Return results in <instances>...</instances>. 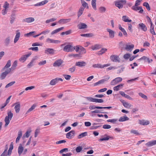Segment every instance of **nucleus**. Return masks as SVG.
Masks as SVG:
<instances>
[{"label":"nucleus","mask_w":156,"mask_h":156,"mask_svg":"<svg viewBox=\"0 0 156 156\" xmlns=\"http://www.w3.org/2000/svg\"><path fill=\"white\" fill-rule=\"evenodd\" d=\"M7 75L5 72L2 73L1 76V78L2 79H4Z\"/></svg>","instance_id":"774afa93"},{"label":"nucleus","mask_w":156,"mask_h":156,"mask_svg":"<svg viewBox=\"0 0 156 156\" xmlns=\"http://www.w3.org/2000/svg\"><path fill=\"white\" fill-rule=\"evenodd\" d=\"M143 5L144 6L146 7L147 10H150V7H149V4L147 3L144 2L143 3Z\"/></svg>","instance_id":"69168bd1"},{"label":"nucleus","mask_w":156,"mask_h":156,"mask_svg":"<svg viewBox=\"0 0 156 156\" xmlns=\"http://www.w3.org/2000/svg\"><path fill=\"white\" fill-rule=\"evenodd\" d=\"M3 7L4 8V9H7L9 7V4L7 2H5L4 5Z\"/></svg>","instance_id":"6e6d98bb"},{"label":"nucleus","mask_w":156,"mask_h":156,"mask_svg":"<svg viewBox=\"0 0 156 156\" xmlns=\"http://www.w3.org/2000/svg\"><path fill=\"white\" fill-rule=\"evenodd\" d=\"M111 59L113 62H119V58L118 56L115 55H112L110 56V58Z\"/></svg>","instance_id":"9b49d317"},{"label":"nucleus","mask_w":156,"mask_h":156,"mask_svg":"<svg viewBox=\"0 0 156 156\" xmlns=\"http://www.w3.org/2000/svg\"><path fill=\"white\" fill-rule=\"evenodd\" d=\"M82 147L81 146H79L76 148V151L77 153L80 152L82 149Z\"/></svg>","instance_id":"680f3d73"},{"label":"nucleus","mask_w":156,"mask_h":156,"mask_svg":"<svg viewBox=\"0 0 156 156\" xmlns=\"http://www.w3.org/2000/svg\"><path fill=\"white\" fill-rule=\"evenodd\" d=\"M138 26L139 28H140L141 30L144 31H145L147 30V28L145 25L143 23H140L139 24Z\"/></svg>","instance_id":"a211bd4d"},{"label":"nucleus","mask_w":156,"mask_h":156,"mask_svg":"<svg viewBox=\"0 0 156 156\" xmlns=\"http://www.w3.org/2000/svg\"><path fill=\"white\" fill-rule=\"evenodd\" d=\"M15 83V81L12 82L8 84L5 87V88H7L9 87L12 86Z\"/></svg>","instance_id":"4d7b16f0"},{"label":"nucleus","mask_w":156,"mask_h":156,"mask_svg":"<svg viewBox=\"0 0 156 156\" xmlns=\"http://www.w3.org/2000/svg\"><path fill=\"white\" fill-rule=\"evenodd\" d=\"M71 20L70 19H62L58 21V23L59 24H65L70 22Z\"/></svg>","instance_id":"f3484780"},{"label":"nucleus","mask_w":156,"mask_h":156,"mask_svg":"<svg viewBox=\"0 0 156 156\" xmlns=\"http://www.w3.org/2000/svg\"><path fill=\"white\" fill-rule=\"evenodd\" d=\"M126 3V1L125 0H118L115 2V6L119 9H122L123 7V5Z\"/></svg>","instance_id":"f03ea898"},{"label":"nucleus","mask_w":156,"mask_h":156,"mask_svg":"<svg viewBox=\"0 0 156 156\" xmlns=\"http://www.w3.org/2000/svg\"><path fill=\"white\" fill-rule=\"evenodd\" d=\"M99 10L101 12H104L106 10V9L104 7L101 6L99 8Z\"/></svg>","instance_id":"603ef678"},{"label":"nucleus","mask_w":156,"mask_h":156,"mask_svg":"<svg viewBox=\"0 0 156 156\" xmlns=\"http://www.w3.org/2000/svg\"><path fill=\"white\" fill-rule=\"evenodd\" d=\"M12 143L10 144L9 148L8 151V154L9 155H11L12 153V149H13V145Z\"/></svg>","instance_id":"37998d69"},{"label":"nucleus","mask_w":156,"mask_h":156,"mask_svg":"<svg viewBox=\"0 0 156 156\" xmlns=\"http://www.w3.org/2000/svg\"><path fill=\"white\" fill-rule=\"evenodd\" d=\"M71 33V30H69L65 32H62L61 33V34L62 35H64L65 34L68 35L69 34Z\"/></svg>","instance_id":"09e8293b"},{"label":"nucleus","mask_w":156,"mask_h":156,"mask_svg":"<svg viewBox=\"0 0 156 156\" xmlns=\"http://www.w3.org/2000/svg\"><path fill=\"white\" fill-rule=\"evenodd\" d=\"M138 5H135L134 6H133L132 7V9L136 11L140 10L139 11V12L140 13H142L143 12V10L142 9V7H138Z\"/></svg>","instance_id":"1a4fd4ad"},{"label":"nucleus","mask_w":156,"mask_h":156,"mask_svg":"<svg viewBox=\"0 0 156 156\" xmlns=\"http://www.w3.org/2000/svg\"><path fill=\"white\" fill-rule=\"evenodd\" d=\"M81 3L82 5V6L84 8L85 7H87V9H89V6H88V4L87 3L85 2L83 0H81Z\"/></svg>","instance_id":"2f4dec72"},{"label":"nucleus","mask_w":156,"mask_h":156,"mask_svg":"<svg viewBox=\"0 0 156 156\" xmlns=\"http://www.w3.org/2000/svg\"><path fill=\"white\" fill-rule=\"evenodd\" d=\"M37 58V56H35L34 58H33L30 63L27 65V67L28 68H31L33 65V63L34 62V61L36 60Z\"/></svg>","instance_id":"cd10ccee"},{"label":"nucleus","mask_w":156,"mask_h":156,"mask_svg":"<svg viewBox=\"0 0 156 156\" xmlns=\"http://www.w3.org/2000/svg\"><path fill=\"white\" fill-rule=\"evenodd\" d=\"M80 55L79 54H70L69 55V57H73L74 58H77Z\"/></svg>","instance_id":"5fc2aeb1"},{"label":"nucleus","mask_w":156,"mask_h":156,"mask_svg":"<svg viewBox=\"0 0 156 156\" xmlns=\"http://www.w3.org/2000/svg\"><path fill=\"white\" fill-rule=\"evenodd\" d=\"M80 50L81 52V54H85L86 53V50L83 47L80 46Z\"/></svg>","instance_id":"3c124183"},{"label":"nucleus","mask_w":156,"mask_h":156,"mask_svg":"<svg viewBox=\"0 0 156 156\" xmlns=\"http://www.w3.org/2000/svg\"><path fill=\"white\" fill-rule=\"evenodd\" d=\"M48 2V0H44L34 4V7H40L45 5Z\"/></svg>","instance_id":"423d86ee"},{"label":"nucleus","mask_w":156,"mask_h":156,"mask_svg":"<svg viewBox=\"0 0 156 156\" xmlns=\"http://www.w3.org/2000/svg\"><path fill=\"white\" fill-rule=\"evenodd\" d=\"M87 132H85L82 133L79 135L78 136V139H80L82 137H84L87 135Z\"/></svg>","instance_id":"a19ab883"},{"label":"nucleus","mask_w":156,"mask_h":156,"mask_svg":"<svg viewBox=\"0 0 156 156\" xmlns=\"http://www.w3.org/2000/svg\"><path fill=\"white\" fill-rule=\"evenodd\" d=\"M74 130H72L69 133H67L66 134V138L68 139H71L75 133Z\"/></svg>","instance_id":"6ab92c4d"},{"label":"nucleus","mask_w":156,"mask_h":156,"mask_svg":"<svg viewBox=\"0 0 156 156\" xmlns=\"http://www.w3.org/2000/svg\"><path fill=\"white\" fill-rule=\"evenodd\" d=\"M128 17H127L126 16H123L122 17V20L126 22H131L132 20H128Z\"/></svg>","instance_id":"c03bdc74"},{"label":"nucleus","mask_w":156,"mask_h":156,"mask_svg":"<svg viewBox=\"0 0 156 156\" xmlns=\"http://www.w3.org/2000/svg\"><path fill=\"white\" fill-rule=\"evenodd\" d=\"M123 85V84H121L114 87L113 88L114 90H115L118 91L119 90V88H121Z\"/></svg>","instance_id":"a18cd8bd"},{"label":"nucleus","mask_w":156,"mask_h":156,"mask_svg":"<svg viewBox=\"0 0 156 156\" xmlns=\"http://www.w3.org/2000/svg\"><path fill=\"white\" fill-rule=\"evenodd\" d=\"M103 128L105 129H109L111 128V126L109 125L105 124L103 126Z\"/></svg>","instance_id":"e2e57ef3"},{"label":"nucleus","mask_w":156,"mask_h":156,"mask_svg":"<svg viewBox=\"0 0 156 156\" xmlns=\"http://www.w3.org/2000/svg\"><path fill=\"white\" fill-rule=\"evenodd\" d=\"M131 133L137 135H139L140 133L138 132L137 130H131L130 131Z\"/></svg>","instance_id":"0e129e2a"},{"label":"nucleus","mask_w":156,"mask_h":156,"mask_svg":"<svg viewBox=\"0 0 156 156\" xmlns=\"http://www.w3.org/2000/svg\"><path fill=\"white\" fill-rule=\"evenodd\" d=\"M139 94L140 97H141L145 99H146V100L147 99V97L145 95L143 94V93H139Z\"/></svg>","instance_id":"13d9d810"},{"label":"nucleus","mask_w":156,"mask_h":156,"mask_svg":"<svg viewBox=\"0 0 156 156\" xmlns=\"http://www.w3.org/2000/svg\"><path fill=\"white\" fill-rule=\"evenodd\" d=\"M129 120V118L125 115L121 117L119 119V122H123L125 121L128 120Z\"/></svg>","instance_id":"7c9ffc66"},{"label":"nucleus","mask_w":156,"mask_h":156,"mask_svg":"<svg viewBox=\"0 0 156 156\" xmlns=\"http://www.w3.org/2000/svg\"><path fill=\"white\" fill-rule=\"evenodd\" d=\"M155 144H156V141L155 140L147 142L146 144V145L148 147H150Z\"/></svg>","instance_id":"4be33fe9"},{"label":"nucleus","mask_w":156,"mask_h":156,"mask_svg":"<svg viewBox=\"0 0 156 156\" xmlns=\"http://www.w3.org/2000/svg\"><path fill=\"white\" fill-rule=\"evenodd\" d=\"M109 78H110V77H109L108 78H107L106 79H102V80H100L98 82L96 83H95V85H97L99 84L103 83L105 81H107L109 79Z\"/></svg>","instance_id":"473e14b6"},{"label":"nucleus","mask_w":156,"mask_h":156,"mask_svg":"<svg viewBox=\"0 0 156 156\" xmlns=\"http://www.w3.org/2000/svg\"><path fill=\"white\" fill-rule=\"evenodd\" d=\"M84 10V8L81 7L78 12L77 16L79 17L83 13V12Z\"/></svg>","instance_id":"72a5a7b5"},{"label":"nucleus","mask_w":156,"mask_h":156,"mask_svg":"<svg viewBox=\"0 0 156 156\" xmlns=\"http://www.w3.org/2000/svg\"><path fill=\"white\" fill-rule=\"evenodd\" d=\"M64 29L63 27H62L61 28H59L58 29H57L54 30L51 33V35H53L55 34L58 32H59L60 31L63 30Z\"/></svg>","instance_id":"c756f323"},{"label":"nucleus","mask_w":156,"mask_h":156,"mask_svg":"<svg viewBox=\"0 0 156 156\" xmlns=\"http://www.w3.org/2000/svg\"><path fill=\"white\" fill-rule=\"evenodd\" d=\"M106 48H102L101 50L99 52L98 54L99 55H101L105 53V51H107Z\"/></svg>","instance_id":"8fccbe9b"},{"label":"nucleus","mask_w":156,"mask_h":156,"mask_svg":"<svg viewBox=\"0 0 156 156\" xmlns=\"http://www.w3.org/2000/svg\"><path fill=\"white\" fill-rule=\"evenodd\" d=\"M121 101L123 105L126 108H130L132 106V105L131 104L125 102L123 100H121Z\"/></svg>","instance_id":"dca6fc26"},{"label":"nucleus","mask_w":156,"mask_h":156,"mask_svg":"<svg viewBox=\"0 0 156 156\" xmlns=\"http://www.w3.org/2000/svg\"><path fill=\"white\" fill-rule=\"evenodd\" d=\"M15 105L14 107L16 112L18 113L20 112V105L19 102H16L13 105V106Z\"/></svg>","instance_id":"6e6552de"},{"label":"nucleus","mask_w":156,"mask_h":156,"mask_svg":"<svg viewBox=\"0 0 156 156\" xmlns=\"http://www.w3.org/2000/svg\"><path fill=\"white\" fill-rule=\"evenodd\" d=\"M77 27L79 29H81L86 28L87 27V26L84 23H80L77 25Z\"/></svg>","instance_id":"2eb2a0df"},{"label":"nucleus","mask_w":156,"mask_h":156,"mask_svg":"<svg viewBox=\"0 0 156 156\" xmlns=\"http://www.w3.org/2000/svg\"><path fill=\"white\" fill-rule=\"evenodd\" d=\"M119 93L122 96L124 97L129 100H132L133 99L131 98L129 95L126 94L124 92L122 91H120Z\"/></svg>","instance_id":"c85d7f7f"},{"label":"nucleus","mask_w":156,"mask_h":156,"mask_svg":"<svg viewBox=\"0 0 156 156\" xmlns=\"http://www.w3.org/2000/svg\"><path fill=\"white\" fill-rule=\"evenodd\" d=\"M99 48V45L98 44H95L94 46H92L91 47V48L93 50H95L98 49Z\"/></svg>","instance_id":"de8ad7c7"},{"label":"nucleus","mask_w":156,"mask_h":156,"mask_svg":"<svg viewBox=\"0 0 156 156\" xmlns=\"http://www.w3.org/2000/svg\"><path fill=\"white\" fill-rule=\"evenodd\" d=\"M110 138L113 139V137L108 136L107 134H105L103 138L100 139L99 140L101 141L108 140H109Z\"/></svg>","instance_id":"393cba45"},{"label":"nucleus","mask_w":156,"mask_h":156,"mask_svg":"<svg viewBox=\"0 0 156 156\" xmlns=\"http://www.w3.org/2000/svg\"><path fill=\"white\" fill-rule=\"evenodd\" d=\"M62 62V60H57L53 64V66L55 67L59 66L61 65Z\"/></svg>","instance_id":"5701e85b"},{"label":"nucleus","mask_w":156,"mask_h":156,"mask_svg":"<svg viewBox=\"0 0 156 156\" xmlns=\"http://www.w3.org/2000/svg\"><path fill=\"white\" fill-rule=\"evenodd\" d=\"M134 47L133 44L128 45L126 44V45L125 49L128 51H131Z\"/></svg>","instance_id":"b1692460"},{"label":"nucleus","mask_w":156,"mask_h":156,"mask_svg":"<svg viewBox=\"0 0 156 156\" xmlns=\"http://www.w3.org/2000/svg\"><path fill=\"white\" fill-rule=\"evenodd\" d=\"M31 55V53H30L27 55L23 56L19 59L20 61L24 62L26 60L27 58Z\"/></svg>","instance_id":"f8f14e48"},{"label":"nucleus","mask_w":156,"mask_h":156,"mask_svg":"<svg viewBox=\"0 0 156 156\" xmlns=\"http://www.w3.org/2000/svg\"><path fill=\"white\" fill-rule=\"evenodd\" d=\"M122 80V78L121 77H118L115 78L112 80L111 83L112 85H115Z\"/></svg>","instance_id":"20e7f679"},{"label":"nucleus","mask_w":156,"mask_h":156,"mask_svg":"<svg viewBox=\"0 0 156 156\" xmlns=\"http://www.w3.org/2000/svg\"><path fill=\"white\" fill-rule=\"evenodd\" d=\"M63 76H64L65 79L67 80H69L71 78V76L65 74Z\"/></svg>","instance_id":"052dcab7"},{"label":"nucleus","mask_w":156,"mask_h":156,"mask_svg":"<svg viewBox=\"0 0 156 156\" xmlns=\"http://www.w3.org/2000/svg\"><path fill=\"white\" fill-rule=\"evenodd\" d=\"M17 61L16 60L14 61L13 63L12 67L11 68V69H12V70H13L15 69L16 67L17 66Z\"/></svg>","instance_id":"e433bc0d"},{"label":"nucleus","mask_w":156,"mask_h":156,"mask_svg":"<svg viewBox=\"0 0 156 156\" xmlns=\"http://www.w3.org/2000/svg\"><path fill=\"white\" fill-rule=\"evenodd\" d=\"M131 56L130 54L129 53H127L125 54L123 56V57L126 59L129 58Z\"/></svg>","instance_id":"338daca9"},{"label":"nucleus","mask_w":156,"mask_h":156,"mask_svg":"<svg viewBox=\"0 0 156 156\" xmlns=\"http://www.w3.org/2000/svg\"><path fill=\"white\" fill-rule=\"evenodd\" d=\"M31 131L30 129H28L27 131L23 135V138H24L25 137H28L30 136V133H31Z\"/></svg>","instance_id":"4c0bfd02"},{"label":"nucleus","mask_w":156,"mask_h":156,"mask_svg":"<svg viewBox=\"0 0 156 156\" xmlns=\"http://www.w3.org/2000/svg\"><path fill=\"white\" fill-rule=\"evenodd\" d=\"M11 41L10 37L9 36L7 37L4 40L5 45V46H8L10 44Z\"/></svg>","instance_id":"aec40b11"},{"label":"nucleus","mask_w":156,"mask_h":156,"mask_svg":"<svg viewBox=\"0 0 156 156\" xmlns=\"http://www.w3.org/2000/svg\"><path fill=\"white\" fill-rule=\"evenodd\" d=\"M96 0H92L91 5L93 8L95 10H97L96 6Z\"/></svg>","instance_id":"58836bf2"},{"label":"nucleus","mask_w":156,"mask_h":156,"mask_svg":"<svg viewBox=\"0 0 156 156\" xmlns=\"http://www.w3.org/2000/svg\"><path fill=\"white\" fill-rule=\"evenodd\" d=\"M36 107L35 104H34L27 112L26 114H28L34 109Z\"/></svg>","instance_id":"79ce46f5"},{"label":"nucleus","mask_w":156,"mask_h":156,"mask_svg":"<svg viewBox=\"0 0 156 156\" xmlns=\"http://www.w3.org/2000/svg\"><path fill=\"white\" fill-rule=\"evenodd\" d=\"M57 4H55V2L52 3L50 5V9L51 10L55 8Z\"/></svg>","instance_id":"49530a36"},{"label":"nucleus","mask_w":156,"mask_h":156,"mask_svg":"<svg viewBox=\"0 0 156 156\" xmlns=\"http://www.w3.org/2000/svg\"><path fill=\"white\" fill-rule=\"evenodd\" d=\"M34 19L33 17H29L24 19L23 20L25 22L30 23L34 21Z\"/></svg>","instance_id":"bb28decb"},{"label":"nucleus","mask_w":156,"mask_h":156,"mask_svg":"<svg viewBox=\"0 0 156 156\" xmlns=\"http://www.w3.org/2000/svg\"><path fill=\"white\" fill-rule=\"evenodd\" d=\"M23 150V148L22 146V144H20L18 148V153L20 155L22 154Z\"/></svg>","instance_id":"f704fd0d"},{"label":"nucleus","mask_w":156,"mask_h":156,"mask_svg":"<svg viewBox=\"0 0 156 156\" xmlns=\"http://www.w3.org/2000/svg\"><path fill=\"white\" fill-rule=\"evenodd\" d=\"M80 36L82 37H92L94 36V34L92 33L87 34H81Z\"/></svg>","instance_id":"ea45409f"},{"label":"nucleus","mask_w":156,"mask_h":156,"mask_svg":"<svg viewBox=\"0 0 156 156\" xmlns=\"http://www.w3.org/2000/svg\"><path fill=\"white\" fill-rule=\"evenodd\" d=\"M76 69V67L75 66H73L72 67L70 68L69 69V71L71 73H73L74 72Z\"/></svg>","instance_id":"864d4df0"},{"label":"nucleus","mask_w":156,"mask_h":156,"mask_svg":"<svg viewBox=\"0 0 156 156\" xmlns=\"http://www.w3.org/2000/svg\"><path fill=\"white\" fill-rule=\"evenodd\" d=\"M150 122L148 121L145 120H139V123L141 125H147L149 124Z\"/></svg>","instance_id":"412c9836"},{"label":"nucleus","mask_w":156,"mask_h":156,"mask_svg":"<svg viewBox=\"0 0 156 156\" xmlns=\"http://www.w3.org/2000/svg\"><path fill=\"white\" fill-rule=\"evenodd\" d=\"M54 51L55 50L53 49L48 48L45 50V53L47 54H53L54 52Z\"/></svg>","instance_id":"a878e982"},{"label":"nucleus","mask_w":156,"mask_h":156,"mask_svg":"<svg viewBox=\"0 0 156 156\" xmlns=\"http://www.w3.org/2000/svg\"><path fill=\"white\" fill-rule=\"evenodd\" d=\"M107 31L109 33V37L110 38H113L114 37L115 32L113 30L107 28L106 29Z\"/></svg>","instance_id":"9d476101"},{"label":"nucleus","mask_w":156,"mask_h":156,"mask_svg":"<svg viewBox=\"0 0 156 156\" xmlns=\"http://www.w3.org/2000/svg\"><path fill=\"white\" fill-rule=\"evenodd\" d=\"M74 50V47L69 44L66 45L63 48V50L67 52L73 51Z\"/></svg>","instance_id":"7ed1b4c3"},{"label":"nucleus","mask_w":156,"mask_h":156,"mask_svg":"<svg viewBox=\"0 0 156 156\" xmlns=\"http://www.w3.org/2000/svg\"><path fill=\"white\" fill-rule=\"evenodd\" d=\"M16 32V34L14 40V42L15 44L18 41L20 35V33L19 30H17Z\"/></svg>","instance_id":"4468645a"},{"label":"nucleus","mask_w":156,"mask_h":156,"mask_svg":"<svg viewBox=\"0 0 156 156\" xmlns=\"http://www.w3.org/2000/svg\"><path fill=\"white\" fill-rule=\"evenodd\" d=\"M11 65V61L10 60H9L8 61L7 64L2 69V71H4V70L7 68H9Z\"/></svg>","instance_id":"c9c22d12"},{"label":"nucleus","mask_w":156,"mask_h":156,"mask_svg":"<svg viewBox=\"0 0 156 156\" xmlns=\"http://www.w3.org/2000/svg\"><path fill=\"white\" fill-rule=\"evenodd\" d=\"M59 80L62 81L63 80L61 78H56L52 79L50 81L49 84L52 86L55 85Z\"/></svg>","instance_id":"39448f33"},{"label":"nucleus","mask_w":156,"mask_h":156,"mask_svg":"<svg viewBox=\"0 0 156 156\" xmlns=\"http://www.w3.org/2000/svg\"><path fill=\"white\" fill-rule=\"evenodd\" d=\"M8 115L6 116L5 119V127H6L9 125L10 121L11 120L13 117V113L11 112V111H8L7 112Z\"/></svg>","instance_id":"f257e3e1"},{"label":"nucleus","mask_w":156,"mask_h":156,"mask_svg":"<svg viewBox=\"0 0 156 156\" xmlns=\"http://www.w3.org/2000/svg\"><path fill=\"white\" fill-rule=\"evenodd\" d=\"M150 31L152 34L155 35L156 34L154 30V27H150Z\"/></svg>","instance_id":"bf43d9fd"},{"label":"nucleus","mask_w":156,"mask_h":156,"mask_svg":"<svg viewBox=\"0 0 156 156\" xmlns=\"http://www.w3.org/2000/svg\"><path fill=\"white\" fill-rule=\"evenodd\" d=\"M110 66V64H107L104 65H101L100 64H95L92 65V67L94 68H103L104 67H108Z\"/></svg>","instance_id":"0eeeda50"},{"label":"nucleus","mask_w":156,"mask_h":156,"mask_svg":"<svg viewBox=\"0 0 156 156\" xmlns=\"http://www.w3.org/2000/svg\"><path fill=\"white\" fill-rule=\"evenodd\" d=\"M86 63L84 61L78 62L76 63V66L80 67H82L86 66Z\"/></svg>","instance_id":"ddd939ff"}]
</instances>
